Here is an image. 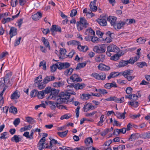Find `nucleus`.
Segmentation results:
<instances>
[{"mask_svg":"<svg viewBox=\"0 0 150 150\" xmlns=\"http://www.w3.org/2000/svg\"><path fill=\"white\" fill-rule=\"evenodd\" d=\"M71 94V93L67 91L61 92L57 96V102L61 104L67 103Z\"/></svg>","mask_w":150,"mask_h":150,"instance_id":"obj_1","label":"nucleus"},{"mask_svg":"<svg viewBox=\"0 0 150 150\" xmlns=\"http://www.w3.org/2000/svg\"><path fill=\"white\" fill-rule=\"evenodd\" d=\"M89 25V23L86 19L83 17L80 18V20L76 23L77 29L79 31H80L83 28H86Z\"/></svg>","mask_w":150,"mask_h":150,"instance_id":"obj_2","label":"nucleus"},{"mask_svg":"<svg viewBox=\"0 0 150 150\" xmlns=\"http://www.w3.org/2000/svg\"><path fill=\"white\" fill-rule=\"evenodd\" d=\"M132 73V71L129 69L126 70L122 72V75L129 81H131L134 77V76H131Z\"/></svg>","mask_w":150,"mask_h":150,"instance_id":"obj_3","label":"nucleus"},{"mask_svg":"<svg viewBox=\"0 0 150 150\" xmlns=\"http://www.w3.org/2000/svg\"><path fill=\"white\" fill-rule=\"evenodd\" d=\"M91 76L98 80H104L106 78L105 74L104 73H100L99 74L96 72L93 73Z\"/></svg>","mask_w":150,"mask_h":150,"instance_id":"obj_4","label":"nucleus"},{"mask_svg":"<svg viewBox=\"0 0 150 150\" xmlns=\"http://www.w3.org/2000/svg\"><path fill=\"white\" fill-rule=\"evenodd\" d=\"M94 51L97 53H102L105 52V47L104 44L100 45L98 46H95L93 48Z\"/></svg>","mask_w":150,"mask_h":150,"instance_id":"obj_5","label":"nucleus"},{"mask_svg":"<svg viewBox=\"0 0 150 150\" xmlns=\"http://www.w3.org/2000/svg\"><path fill=\"white\" fill-rule=\"evenodd\" d=\"M45 137H43L40 140L38 144V146L39 150H42L44 148H47V144L45 142Z\"/></svg>","mask_w":150,"mask_h":150,"instance_id":"obj_6","label":"nucleus"},{"mask_svg":"<svg viewBox=\"0 0 150 150\" xmlns=\"http://www.w3.org/2000/svg\"><path fill=\"white\" fill-rule=\"evenodd\" d=\"M49 103L50 105V108L52 110H54L57 107L59 109H62L65 108V106L60 105L61 103H58L57 101L55 103L52 101H50Z\"/></svg>","mask_w":150,"mask_h":150,"instance_id":"obj_7","label":"nucleus"},{"mask_svg":"<svg viewBox=\"0 0 150 150\" xmlns=\"http://www.w3.org/2000/svg\"><path fill=\"white\" fill-rule=\"evenodd\" d=\"M143 135H144V133L141 134H139L138 133H133L132 134L129 138L128 140L132 141L133 140H137L139 137L142 139H144Z\"/></svg>","mask_w":150,"mask_h":150,"instance_id":"obj_8","label":"nucleus"},{"mask_svg":"<svg viewBox=\"0 0 150 150\" xmlns=\"http://www.w3.org/2000/svg\"><path fill=\"white\" fill-rule=\"evenodd\" d=\"M97 106H94L91 103H88L84 105L83 109L84 112H87L90 110H93L96 108Z\"/></svg>","mask_w":150,"mask_h":150,"instance_id":"obj_9","label":"nucleus"},{"mask_svg":"<svg viewBox=\"0 0 150 150\" xmlns=\"http://www.w3.org/2000/svg\"><path fill=\"white\" fill-rule=\"evenodd\" d=\"M107 50L110 52H117L119 51V48L115 45L111 44L108 47Z\"/></svg>","mask_w":150,"mask_h":150,"instance_id":"obj_10","label":"nucleus"},{"mask_svg":"<svg viewBox=\"0 0 150 150\" xmlns=\"http://www.w3.org/2000/svg\"><path fill=\"white\" fill-rule=\"evenodd\" d=\"M57 96H58L57 95L56 90H53L51 91L50 96L48 97V99L57 101Z\"/></svg>","mask_w":150,"mask_h":150,"instance_id":"obj_11","label":"nucleus"},{"mask_svg":"<svg viewBox=\"0 0 150 150\" xmlns=\"http://www.w3.org/2000/svg\"><path fill=\"white\" fill-rule=\"evenodd\" d=\"M5 74L6 75L3 79H4V83L6 84V83L7 84L9 82V79L11 76L12 73L11 72L6 71L5 72Z\"/></svg>","mask_w":150,"mask_h":150,"instance_id":"obj_12","label":"nucleus"},{"mask_svg":"<svg viewBox=\"0 0 150 150\" xmlns=\"http://www.w3.org/2000/svg\"><path fill=\"white\" fill-rule=\"evenodd\" d=\"M55 79V77L52 76H46L43 79V81L46 84L49 82L54 81Z\"/></svg>","mask_w":150,"mask_h":150,"instance_id":"obj_13","label":"nucleus"},{"mask_svg":"<svg viewBox=\"0 0 150 150\" xmlns=\"http://www.w3.org/2000/svg\"><path fill=\"white\" fill-rule=\"evenodd\" d=\"M9 34L10 35V41L11 40V38L13 36H15L17 34V29L16 28L12 27L11 28Z\"/></svg>","mask_w":150,"mask_h":150,"instance_id":"obj_14","label":"nucleus"},{"mask_svg":"<svg viewBox=\"0 0 150 150\" xmlns=\"http://www.w3.org/2000/svg\"><path fill=\"white\" fill-rule=\"evenodd\" d=\"M57 143V141L55 139H52L50 142V146L49 148L52 150H57V147L56 146L55 144Z\"/></svg>","mask_w":150,"mask_h":150,"instance_id":"obj_15","label":"nucleus"},{"mask_svg":"<svg viewBox=\"0 0 150 150\" xmlns=\"http://www.w3.org/2000/svg\"><path fill=\"white\" fill-rule=\"evenodd\" d=\"M99 70L102 71H108L110 69V67L103 63L100 64L98 66Z\"/></svg>","mask_w":150,"mask_h":150,"instance_id":"obj_16","label":"nucleus"},{"mask_svg":"<svg viewBox=\"0 0 150 150\" xmlns=\"http://www.w3.org/2000/svg\"><path fill=\"white\" fill-rule=\"evenodd\" d=\"M96 21L101 26H105L107 25V21L105 17H103L101 18L97 19Z\"/></svg>","mask_w":150,"mask_h":150,"instance_id":"obj_17","label":"nucleus"},{"mask_svg":"<svg viewBox=\"0 0 150 150\" xmlns=\"http://www.w3.org/2000/svg\"><path fill=\"white\" fill-rule=\"evenodd\" d=\"M77 44V48L81 52H86L88 50V48L87 46H82L79 42V43Z\"/></svg>","mask_w":150,"mask_h":150,"instance_id":"obj_18","label":"nucleus"},{"mask_svg":"<svg viewBox=\"0 0 150 150\" xmlns=\"http://www.w3.org/2000/svg\"><path fill=\"white\" fill-rule=\"evenodd\" d=\"M117 18L113 16H110L107 18V20L109 21L111 25L113 26L114 27V26L115 25Z\"/></svg>","mask_w":150,"mask_h":150,"instance_id":"obj_19","label":"nucleus"},{"mask_svg":"<svg viewBox=\"0 0 150 150\" xmlns=\"http://www.w3.org/2000/svg\"><path fill=\"white\" fill-rule=\"evenodd\" d=\"M125 20L124 21H120L117 24L116 23L114 26V28L115 29H120L124 25H125Z\"/></svg>","mask_w":150,"mask_h":150,"instance_id":"obj_20","label":"nucleus"},{"mask_svg":"<svg viewBox=\"0 0 150 150\" xmlns=\"http://www.w3.org/2000/svg\"><path fill=\"white\" fill-rule=\"evenodd\" d=\"M70 79L73 81L80 82L82 81V79L80 78L79 76L76 74L72 75V76L70 77Z\"/></svg>","mask_w":150,"mask_h":150,"instance_id":"obj_21","label":"nucleus"},{"mask_svg":"<svg viewBox=\"0 0 150 150\" xmlns=\"http://www.w3.org/2000/svg\"><path fill=\"white\" fill-rule=\"evenodd\" d=\"M50 30L52 33L54 31L60 32L61 31V28L57 25H52Z\"/></svg>","mask_w":150,"mask_h":150,"instance_id":"obj_22","label":"nucleus"},{"mask_svg":"<svg viewBox=\"0 0 150 150\" xmlns=\"http://www.w3.org/2000/svg\"><path fill=\"white\" fill-rule=\"evenodd\" d=\"M41 40L45 47L46 48L48 47L49 49L50 50V44L47 39H46L45 37H42V38Z\"/></svg>","mask_w":150,"mask_h":150,"instance_id":"obj_23","label":"nucleus"},{"mask_svg":"<svg viewBox=\"0 0 150 150\" xmlns=\"http://www.w3.org/2000/svg\"><path fill=\"white\" fill-rule=\"evenodd\" d=\"M105 58V56L103 54H101L98 56L96 57L95 59L96 62H103Z\"/></svg>","mask_w":150,"mask_h":150,"instance_id":"obj_24","label":"nucleus"},{"mask_svg":"<svg viewBox=\"0 0 150 150\" xmlns=\"http://www.w3.org/2000/svg\"><path fill=\"white\" fill-rule=\"evenodd\" d=\"M126 113V112L124 111V112L123 113H121L120 112H116L115 115L119 119H124L125 118V115Z\"/></svg>","mask_w":150,"mask_h":150,"instance_id":"obj_25","label":"nucleus"},{"mask_svg":"<svg viewBox=\"0 0 150 150\" xmlns=\"http://www.w3.org/2000/svg\"><path fill=\"white\" fill-rule=\"evenodd\" d=\"M107 33L109 35L106 37L105 38H103V40L105 42L110 43L112 41V39L110 36V33L109 31H108L107 32Z\"/></svg>","mask_w":150,"mask_h":150,"instance_id":"obj_26","label":"nucleus"},{"mask_svg":"<svg viewBox=\"0 0 150 150\" xmlns=\"http://www.w3.org/2000/svg\"><path fill=\"white\" fill-rule=\"evenodd\" d=\"M125 98H129L130 100L135 101L137 99L138 96L137 95L133 94L128 96H126Z\"/></svg>","mask_w":150,"mask_h":150,"instance_id":"obj_27","label":"nucleus"},{"mask_svg":"<svg viewBox=\"0 0 150 150\" xmlns=\"http://www.w3.org/2000/svg\"><path fill=\"white\" fill-rule=\"evenodd\" d=\"M42 16V14L40 12H37L32 16V18L35 21L39 20Z\"/></svg>","mask_w":150,"mask_h":150,"instance_id":"obj_28","label":"nucleus"},{"mask_svg":"<svg viewBox=\"0 0 150 150\" xmlns=\"http://www.w3.org/2000/svg\"><path fill=\"white\" fill-rule=\"evenodd\" d=\"M139 59V56H136L134 57H132L129 60H128V64H133L135 62H136Z\"/></svg>","mask_w":150,"mask_h":150,"instance_id":"obj_29","label":"nucleus"},{"mask_svg":"<svg viewBox=\"0 0 150 150\" xmlns=\"http://www.w3.org/2000/svg\"><path fill=\"white\" fill-rule=\"evenodd\" d=\"M21 139V136L19 135H14L11 138V140L17 143L19 142Z\"/></svg>","mask_w":150,"mask_h":150,"instance_id":"obj_30","label":"nucleus"},{"mask_svg":"<svg viewBox=\"0 0 150 150\" xmlns=\"http://www.w3.org/2000/svg\"><path fill=\"white\" fill-rule=\"evenodd\" d=\"M85 34L88 35H95V32L91 28H90L86 30Z\"/></svg>","mask_w":150,"mask_h":150,"instance_id":"obj_31","label":"nucleus"},{"mask_svg":"<svg viewBox=\"0 0 150 150\" xmlns=\"http://www.w3.org/2000/svg\"><path fill=\"white\" fill-rule=\"evenodd\" d=\"M20 97V95L18 93V91L14 92L11 95V99H16Z\"/></svg>","mask_w":150,"mask_h":150,"instance_id":"obj_32","label":"nucleus"},{"mask_svg":"<svg viewBox=\"0 0 150 150\" xmlns=\"http://www.w3.org/2000/svg\"><path fill=\"white\" fill-rule=\"evenodd\" d=\"M89 6L91 11L95 12L97 11V7L96 6L95 2H91Z\"/></svg>","mask_w":150,"mask_h":150,"instance_id":"obj_33","label":"nucleus"},{"mask_svg":"<svg viewBox=\"0 0 150 150\" xmlns=\"http://www.w3.org/2000/svg\"><path fill=\"white\" fill-rule=\"evenodd\" d=\"M84 86V84L78 83L74 85V88L76 90L81 89L83 88Z\"/></svg>","mask_w":150,"mask_h":150,"instance_id":"obj_34","label":"nucleus"},{"mask_svg":"<svg viewBox=\"0 0 150 150\" xmlns=\"http://www.w3.org/2000/svg\"><path fill=\"white\" fill-rule=\"evenodd\" d=\"M93 141L91 137H89L86 138L85 141V143L87 146H89L92 144Z\"/></svg>","mask_w":150,"mask_h":150,"instance_id":"obj_35","label":"nucleus"},{"mask_svg":"<svg viewBox=\"0 0 150 150\" xmlns=\"http://www.w3.org/2000/svg\"><path fill=\"white\" fill-rule=\"evenodd\" d=\"M127 103L129 105L134 108H137L139 105V103L135 101L128 102Z\"/></svg>","mask_w":150,"mask_h":150,"instance_id":"obj_36","label":"nucleus"},{"mask_svg":"<svg viewBox=\"0 0 150 150\" xmlns=\"http://www.w3.org/2000/svg\"><path fill=\"white\" fill-rule=\"evenodd\" d=\"M5 89L4 88L3 91L0 92V108L2 106L4 103V101L3 95L4 92L5 91Z\"/></svg>","mask_w":150,"mask_h":150,"instance_id":"obj_37","label":"nucleus"},{"mask_svg":"<svg viewBox=\"0 0 150 150\" xmlns=\"http://www.w3.org/2000/svg\"><path fill=\"white\" fill-rule=\"evenodd\" d=\"M91 96L89 94L83 93L80 95V97L83 100H86L89 99Z\"/></svg>","mask_w":150,"mask_h":150,"instance_id":"obj_38","label":"nucleus"},{"mask_svg":"<svg viewBox=\"0 0 150 150\" xmlns=\"http://www.w3.org/2000/svg\"><path fill=\"white\" fill-rule=\"evenodd\" d=\"M128 64V60H122L120 61L118 67H122L126 66Z\"/></svg>","mask_w":150,"mask_h":150,"instance_id":"obj_39","label":"nucleus"},{"mask_svg":"<svg viewBox=\"0 0 150 150\" xmlns=\"http://www.w3.org/2000/svg\"><path fill=\"white\" fill-rule=\"evenodd\" d=\"M125 22L126 24H127V25L135 23V20L133 18L129 19H127L125 20Z\"/></svg>","mask_w":150,"mask_h":150,"instance_id":"obj_40","label":"nucleus"},{"mask_svg":"<svg viewBox=\"0 0 150 150\" xmlns=\"http://www.w3.org/2000/svg\"><path fill=\"white\" fill-rule=\"evenodd\" d=\"M45 93L43 91H38L37 96L39 98L42 99L45 96Z\"/></svg>","mask_w":150,"mask_h":150,"instance_id":"obj_41","label":"nucleus"},{"mask_svg":"<svg viewBox=\"0 0 150 150\" xmlns=\"http://www.w3.org/2000/svg\"><path fill=\"white\" fill-rule=\"evenodd\" d=\"M26 121L30 124H33L35 122V121L33 118L30 117H26Z\"/></svg>","mask_w":150,"mask_h":150,"instance_id":"obj_42","label":"nucleus"},{"mask_svg":"<svg viewBox=\"0 0 150 150\" xmlns=\"http://www.w3.org/2000/svg\"><path fill=\"white\" fill-rule=\"evenodd\" d=\"M73 71V69L72 68L68 69L65 71L64 72V74L67 76L70 75L71 74Z\"/></svg>","mask_w":150,"mask_h":150,"instance_id":"obj_43","label":"nucleus"},{"mask_svg":"<svg viewBox=\"0 0 150 150\" xmlns=\"http://www.w3.org/2000/svg\"><path fill=\"white\" fill-rule=\"evenodd\" d=\"M146 40L143 37H140L137 40V42L139 44H142L144 43Z\"/></svg>","mask_w":150,"mask_h":150,"instance_id":"obj_44","label":"nucleus"},{"mask_svg":"<svg viewBox=\"0 0 150 150\" xmlns=\"http://www.w3.org/2000/svg\"><path fill=\"white\" fill-rule=\"evenodd\" d=\"M68 132V131L66 130L63 132H58V134L61 137L63 138L67 135Z\"/></svg>","mask_w":150,"mask_h":150,"instance_id":"obj_45","label":"nucleus"},{"mask_svg":"<svg viewBox=\"0 0 150 150\" xmlns=\"http://www.w3.org/2000/svg\"><path fill=\"white\" fill-rule=\"evenodd\" d=\"M116 131L118 134H119L121 133L123 134H125L126 132V129L125 128H123L120 129H117L116 130Z\"/></svg>","mask_w":150,"mask_h":150,"instance_id":"obj_46","label":"nucleus"},{"mask_svg":"<svg viewBox=\"0 0 150 150\" xmlns=\"http://www.w3.org/2000/svg\"><path fill=\"white\" fill-rule=\"evenodd\" d=\"M78 43L79 41H76L75 40H71L67 42V44L68 45H77V44H78Z\"/></svg>","mask_w":150,"mask_h":150,"instance_id":"obj_47","label":"nucleus"},{"mask_svg":"<svg viewBox=\"0 0 150 150\" xmlns=\"http://www.w3.org/2000/svg\"><path fill=\"white\" fill-rule=\"evenodd\" d=\"M86 65L85 63H79L78 64L76 68V69H80L81 68L84 67Z\"/></svg>","mask_w":150,"mask_h":150,"instance_id":"obj_48","label":"nucleus"},{"mask_svg":"<svg viewBox=\"0 0 150 150\" xmlns=\"http://www.w3.org/2000/svg\"><path fill=\"white\" fill-rule=\"evenodd\" d=\"M9 111L10 112L12 113H16L17 112V110L16 108L13 106H12L10 108Z\"/></svg>","mask_w":150,"mask_h":150,"instance_id":"obj_49","label":"nucleus"},{"mask_svg":"<svg viewBox=\"0 0 150 150\" xmlns=\"http://www.w3.org/2000/svg\"><path fill=\"white\" fill-rule=\"evenodd\" d=\"M66 52V50L65 49L61 48L60 50V54L62 57H66L67 55L65 56V54Z\"/></svg>","mask_w":150,"mask_h":150,"instance_id":"obj_50","label":"nucleus"},{"mask_svg":"<svg viewBox=\"0 0 150 150\" xmlns=\"http://www.w3.org/2000/svg\"><path fill=\"white\" fill-rule=\"evenodd\" d=\"M137 65L139 67L141 68H143L144 66H147V64L144 62H138Z\"/></svg>","mask_w":150,"mask_h":150,"instance_id":"obj_51","label":"nucleus"},{"mask_svg":"<svg viewBox=\"0 0 150 150\" xmlns=\"http://www.w3.org/2000/svg\"><path fill=\"white\" fill-rule=\"evenodd\" d=\"M46 84L43 81L42 82L39 83L38 85V88L40 89H43L46 86Z\"/></svg>","mask_w":150,"mask_h":150,"instance_id":"obj_52","label":"nucleus"},{"mask_svg":"<svg viewBox=\"0 0 150 150\" xmlns=\"http://www.w3.org/2000/svg\"><path fill=\"white\" fill-rule=\"evenodd\" d=\"M38 91L36 90H32L30 93V96L31 97H34L37 95Z\"/></svg>","mask_w":150,"mask_h":150,"instance_id":"obj_53","label":"nucleus"},{"mask_svg":"<svg viewBox=\"0 0 150 150\" xmlns=\"http://www.w3.org/2000/svg\"><path fill=\"white\" fill-rule=\"evenodd\" d=\"M11 21V18H6L3 19L2 21V23L5 24L6 23Z\"/></svg>","mask_w":150,"mask_h":150,"instance_id":"obj_54","label":"nucleus"},{"mask_svg":"<svg viewBox=\"0 0 150 150\" xmlns=\"http://www.w3.org/2000/svg\"><path fill=\"white\" fill-rule=\"evenodd\" d=\"M53 86L54 87L58 88L62 86V83L60 82H55L53 83Z\"/></svg>","mask_w":150,"mask_h":150,"instance_id":"obj_55","label":"nucleus"},{"mask_svg":"<svg viewBox=\"0 0 150 150\" xmlns=\"http://www.w3.org/2000/svg\"><path fill=\"white\" fill-rule=\"evenodd\" d=\"M39 66L40 67H42V69L44 70H45L46 69L45 62L44 61L41 62L40 63Z\"/></svg>","mask_w":150,"mask_h":150,"instance_id":"obj_56","label":"nucleus"},{"mask_svg":"<svg viewBox=\"0 0 150 150\" xmlns=\"http://www.w3.org/2000/svg\"><path fill=\"white\" fill-rule=\"evenodd\" d=\"M57 68L59 69H63V63L57 62L56 64Z\"/></svg>","mask_w":150,"mask_h":150,"instance_id":"obj_57","label":"nucleus"},{"mask_svg":"<svg viewBox=\"0 0 150 150\" xmlns=\"http://www.w3.org/2000/svg\"><path fill=\"white\" fill-rule=\"evenodd\" d=\"M132 88L130 87H128L126 88L125 91L126 93L128 94H131L132 91Z\"/></svg>","mask_w":150,"mask_h":150,"instance_id":"obj_58","label":"nucleus"},{"mask_svg":"<svg viewBox=\"0 0 150 150\" xmlns=\"http://www.w3.org/2000/svg\"><path fill=\"white\" fill-rule=\"evenodd\" d=\"M116 99V97L115 96H111L106 99L105 100L108 101H113L115 102Z\"/></svg>","mask_w":150,"mask_h":150,"instance_id":"obj_59","label":"nucleus"},{"mask_svg":"<svg viewBox=\"0 0 150 150\" xmlns=\"http://www.w3.org/2000/svg\"><path fill=\"white\" fill-rule=\"evenodd\" d=\"M144 139H150V131L144 133Z\"/></svg>","mask_w":150,"mask_h":150,"instance_id":"obj_60","label":"nucleus"},{"mask_svg":"<svg viewBox=\"0 0 150 150\" xmlns=\"http://www.w3.org/2000/svg\"><path fill=\"white\" fill-rule=\"evenodd\" d=\"M124 97H122L121 98H116V99L115 102L118 103H121L124 101Z\"/></svg>","mask_w":150,"mask_h":150,"instance_id":"obj_61","label":"nucleus"},{"mask_svg":"<svg viewBox=\"0 0 150 150\" xmlns=\"http://www.w3.org/2000/svg\"><path fill=\"white\" fill-rule=\"evenodd\" d=\"M41 30L43 33L45 35H46L50 32V30L49 29L46 28L44 29V28H41Z\"/></svg>","mask_w":150,"mask_h":150,"instance_id":"obj_62","label":"nucleus"},{"mask_svg":"<svg viewBox=\"0 0 150 150\" xmlns=\"http://www.w3.org/2000/svg\"><path fill=\"white\" fill-rule=\"evenodd\" d=\"M17 3V0H11V5L13 7H15Z\"/></svg>","mask_w":150,"mask_h":150,"instance_id":"obj_63","label":"nucleus"},{"mask_svg":"<svg viewBox=\"0 0 150 150\" xmlns=\"http://www.w3.org/2000/svg\"><path fill=\"white\" fill-rule=\"evenodd\" d=\"M59 148L61 150H73V148L67 146L60 147Z\"/></svg>","mask_w":150,"mask_h":150,"instance_id":"obj_64","label":"nucleus"}]
</instances>
